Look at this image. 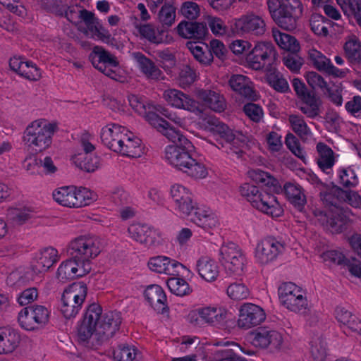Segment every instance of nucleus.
<instances>
[{
	"label": "nucleus",
	"mask_w": 361,
	"mask_h": 361,
	"mask_svg": "<svg viewBox=\"0 0 361 361\" xmlns=\"http://www.w3.org/2000/svg\"><path fill=\"white\" fill-rule=\"evenodd\" d=\"M168 140L176 144L167 145L164 151V159L173 169L186 173L194 179H204L209 175L208 168L202 162L192 158V143L170 123L159 131Z\"/></svg>",
	"instance_id": "f257e3e1"
},
{
	"label": "nucleus",
	"mask_w": 361,
	"mask_h": 361,
	"mask_svg": "<svg viewBox=\"0 0 361 361\" xmlns=\"http://www.w3.org/2000/svg\"><path fill=\"white\" fill-rule=\"evenodd\" d=\"M121 323L118 312L102 313V307L93 303L86 310L78 324L79 343L90 350H96L118 329Z\"/></svg>",
	"instance_id": "f03ea898"
},
{
	"label": "nucleus",
	"mask_w": 361,
	"mask_h": 361,
	"mask_svg": "<svg viewBox=\"0 0 361 361\" xmlns=\"http://www.w3.org/2000/svg\"><path fill=\"white\" fill-rule=\"evenodd\" d=\"M176 109L184 110L193 113L199 116V121L195 123L197 128L209 132L217 142H219L221 147H224L223 142L229 145L228 154L234 153L240 157L243 147V140L239 137L240 134H234L227 126L219 122L213 117H204L202 115V109L199 102L190 95L183 92ZM240 136H242L240 135Z\"/></svg>",
	"instance_id": "7ed1b4c3"
},
{
	"label": "nucleus",
	"mask_w": 361,
	"mask_h": 361,
	"mask_svg": "<svg viewBox=\"0 0 361 361\" xmlns=\"http://www.w3.org/2000/svg\"><path fill=\"white\" fill-rule=\"evenodd\" d=\"M128 102L133 110L143 117L157 131L162 129L164 126H167L169 123L160 117L158 115L159 114L166 117L176 126L191 132L190 127L194 122L191 116L181 117L177 113L169 114L168 109L164 105L147 102L144 97L135 94L130 95L128 97Z\"/></svg>",
	"instance_id": "20e7f679"
},
{
	"label": "nucleus",
	"mask_w": 361,
	"mask_h": 361,
	"mask_svg": "<svg viewBox=\"0 0 361 361\" xmlns=\"http://www.w3.org/2000/svg\"><path fill=\"white\" fill-rule=\"evenodd\" d=\"M56 127L55 123L42 118L32 121L23 134L22 140L25 147L35 154L49 149Z\"/></svg>",
	"instance_id": "39448f33"
},
{
	"label": "nucleus",
	"mask_w": 361,
	"mask_h": 361,
	"mask_svg": "<svg viewBox=\"0 0 361 361\" xmlns=\"http://www.w3.org/2000/svg\"><path fill=\"white\" fill-rule=\"evenodd\" d=\"M231 316L226 308L209 305L191 310L186 316V321L197 329L209 326L224 329L228 326Z\"/></svg>",
	"instance_id": "423d86ee"
},
{
	"label": "nucleus",
	"mask_w": 361,
	"mask_h": 361,
	"mask_svg": "<svg viewBox=\"0 0 361 361\" xmlns=\"http://www.w3.org/2000/svg\"><path fill=\"white\" fill-rule=\"evenodd\" d=\"M51 197L57 204L69 209L82 208L97 200L96 194L91 190L73 185L57 187L52 191Z\"/></svg>",
	"instance_id": "0eeeda50"
},
{
	"label": "nucleus",
	"mask_w": 361,
	"mask_h": 361,
	"mask_svg": "<svg viewBox=\"0 0 361 361\" xmlns=\"http://www.w3.org/2000/svg\"><path fill=\"white\" fill-rule=\"evenodd\" d=\"M87 294V287L82 282H74L63 290L59 310L66 319L75 318L80 312Z\"/></svg>",
	"instance_id": "6e6552de"
},
{
	"label": "nucleus",
	"mask_w": 361,
	"mask_h": 361,
	"mask_svg": "<svg viewBox=\"0 0 361 361\" xmlns=\"http://www.w3.org/2000/svg\"><path fill=\"white\" fill-rule=\"evenodd\" d=\"M278 295L281 305L290 312L301 313L309 308L307 291L294 283L286 282L281 284Z\"/></svg>",
	"instance_id": "1a4fd4ad"
},
{
	"label": "nucleus",
	"mask_w": 361,
	"mask_h": 361,
	"mask_svg": "<svg viewBox=\"0 0 361 361\" xmlns=\"http://www.w3.org/2000/svg\"><path fill=\"white\" fill-rule=\"evenodd\" d=\"M90 58L92 65L104 75L121 82L126 81V71L119 66L116 58L103 48L95 47Z\"/></svg>",
	"instance_id": "9d476101"
},
{
	"label": "nucleus",
	"mask_w": 361,
	"mask_h": 361,
	"mask_svg": "<svg viewBox=\"0 0 361 361\" xmlns=\"http://www.w3.org/2000/svg\"><path fill=\"white\" fill-rule=\"evenodd\" d=\"M68 252L80 261H91L102 252L100 240L91 235H82L71 240L68 245Z\"/></svg>",
	"instance_id": "9b49d317"
},
{
	"label": "nucleus",
	"mask_w": 361,
	"mask_h": 361,
	"mask_svg": "<svg viewBox=\"0 0 361 361\" xmlns=\"http://www.w3.org/2000/svg\"><path fill=\"white\" fill-rule=\"evenodd\" d=\"M50 310L41 305H33L23 308L18 314L17 320L21 329L27 331H38L49 323Z\"/></svg>",
	"instance_id": "f8f14e48"
},
{
	"label": "nucleus",
	"mask_w": 361,
	"mask_h": 361,
	"mask_svg": "<svg viewBox=\"0 0 361 361\" xmlns=\"http://www.w3.org/2000/svg\"><path fill=\"white\" fill-rule=\"evenodd\" d=\"M219 260L230 276H239L243 273L245 257L241 249L233 242L224 243L219 250Z\"/></svg>",
	"instance_id": "ddd939ff"
},
{
	"label": "nucleus",
	"mask_w": 361,
	"mask_h": 361,
	"mask_svg": "<svg viewBox=\"0 0 361 361\" xmlns=\"http://www.w3.org/2000/svg\"><path fill=\"white\" fill-rule=\"evenodd\" d=\"M174 213L180 218L189 217L197 208L191 190L185 185L174 183L169 190Z\"/></svg>",
	"instance_id": "4468645a"
},
{
	"label": "nucleus",
	"mask_w": 361,
	"mask_h": 361,
	"mask_svg": "<svg viewBox=\"0 0 361 361\" xmlns=\"http://www.w3.org/2000/svg\"><path fill=\"white\" fill-rule=\"evenodd\" d=\"M231 29L238 35L252 34L259 36L265 32L266 24L261 16L251 12L233 18Z\"/></svg>",
	"instance_id": "2eb2a0df"
},
{
	"label": "nucleus",
	"mask_w": 361,
	"mask_h": 361,
	"mask_svg": "<svg viewBox=\"0 0 361 361\" xmlns=\"http://www.w3.org/2000/svg\"><path fill=\"white\" fill-rule=\"evenodd\" d=\"M127 233L133 241L147 247L162 243L161 233L147 224L133 222L128 226Z\"/></svg>",
	"instance_id": "dca6fc26"
},
{
	"label": "nucleus",
	"mask_w": 361,
	"mask_h": 361,
	"mask_svg": "<svg viewBox=\"0 0 361 361\" xmlns=\"http://www.w3.org/2000/svg\"><path fill=\"white\" fill-rule=\"evenodd\" d=\"M277 55L274 45L269 42L258 41L247 54V65L255 70H260Z\"/></svg>",
	"instance_id": "f3484780"
},
{
	"label": "nucleus",
	"mask_w": 361,
	"mask_h": 361,
	"mask_svg": "<svg viewBox=\"0 0 361 361\" xmlns=\"http://www.w3.org/2000/svg\"><path fill=\"white\" fill-rule=\"evenodd\" d=\"M92 270V263L80 261L76 258L63 261L56 271V279L61 283L80 278L88 274Z\"/></svg>",
	"instance_id": "a211bd4d"
},
{
	"label": "nucleus",
	"mask_w": 361,
	"mask_h": 361,
	"mask_svg": "<svg viewBox=\"0 0 361 361\" xmlns=\"http://www.w3.org/2000/svg\"><path fill=\"white\" fill-rule=\"evenodd\" d=\"M274 20L281 27L291 30L295 28L297 20L300 17L302 7L299 1L293 4L269 10Z\"/></svg>",
	"instance_id": "6ab92c4d"
},
{
	"label": "nucleus",
	"mask_w": 361,
	"mask_h": 361,
	"mask_svg": "<svg viewBox=\"0 0 361 361\" xmlns=\"http://www.w3.org/2000/svg\"><path fill=\"white\" fill-rule=\"evenodd\" d=\"M283 249V245L276 239L265 238L257 242L254 251V257L260 264H269L278 258Z\"/></svg>",
	"instance_id": "aec40b11"
},
{
	"label": "nucleus",
	"mask_w": 361,
	"mask_h": 361,
	"mask_svg": "<svg viewBox=\"0 0 361 361\" xmlns=\"http://www.w3.org/2000/svg\"><path fill=\"white\" fill-rule=\"evenodd\" d=\"M250 341L255 347L275 351L281 348L283 337L276 330L263 327L257 329L250 334Z\"/></svg>",
	"instance_id": "412c9836"
},
{
	"label": "nucleus",
	"mask_w": 361,
	"mask_h": 361,
	"mask_svg": "<svg viewBox=\"0 0 361 361\" xmlns=\"http://www.w3.org/2000/svg\"><path fill=\"white\" fill-rule=\"evenodd\" d=\"M265 319V312L260 306L245 302L238 309L237 325L239 328L248 329L259 325Z\"/></svg>",
	"instance_id": "4be33fe9"
},
{
	"label": "nucleus",
	"mask_w": 361,
	"mask_h": 361,
	"mask_svg": "<svg viewBox=\"0 0 361 361\" xmlns=\"http://www.w3.org/2000/svg\"><path fill=\"white\" fill-rule=\"evenodd\" d=\"M292 85L297 96L302 102L300 110L309 117L317 116L321 104L319 99L308 92L305 83L299 78H294Z\"/></svg>",
	"instance_id": "5701e85b"
},
{
	"label": "nucleus",
	"mask_w": 361,
	"mask_h": 361,
	"mask_svg": "<svg viewBox=\"0 0 361 361\" xmlns=\"http://www.w3.org/2000/svg\"><path fill=\"white\" fill-rule=\"evenodd\" d=\"M148 268L153 272L169 276H177L180 269L192 274L191 270L176 259L164 255L151 257L147 262Z\"/></svg>",
	"instance_id": "b1692460"
},
{
	"label": "nucleus",
	"mask_w": 361,
	"mask_h": 361,
	"mask_svg": "<svg viewBox=\"0 0 361 361\" xmlns=\"http://www.w3.org/2000/svg\"><path fill=\"white\" fill-rule=\"evenodd\" d=\"M190 221L210 235L220 230V221L216 214L205 207H197L190 216Z\"/></svg>",
	"instance_id": "393cba45"
},
{
	"label": "nucleus",
	"mask_w": 361,
	"mask_h": 361,
	"mask_svg": "<svg viewBox=\"0 0 361 361\" xmlns=\"http://www.w3.org/2000/svg\"><path fill=\"white\" fill-rule=\"evenodd\" d=\"M114 152L130 158H140L146 153V150L142 140L128 129Z\"/></svg>",
	"instance_id": "a878e982"
},
{
	"label": "nucleus",
	"mask_w": 361,
	"mask_h": 361,
	"mask_svg": "<svg viewBox=\"0 0 361 361\" xmlns=\"http://www.w3.org/2000/svg\"><path fill=\"white\" fill-rule=\"evenodd\" d=\"M259 212L271 217H279L283 214V210L277 198L264 189L261 192L252 204Z\"/></svg>",
	"instance_id": "bb28decb"
},
{
	"label": "nucleus",
	"mask_w": 361,
	"mask_h": 361,
	"mask_svg": "<svg viewBox=\"0 0 361 361\" xmlns=\"http://www.w3.org/2000/svg\"><path fill=\"white\" fill-rule=\"evenodd\" d=\"M317 221L325 228L332 233L341 232L345 224V220L338 214L337 209L319 210L314 212Z\"/></svg>",
	"instance_id": "cd10ccee"
},
{
	"label": "nucleus",
	"mask_w": 361,
	"mask_h": 361,
	"mask_svg": "<svg viewBox=\"0 0 361 361\" xmlns=\"http://www.w3.org/2000/svg\"><path fill=\"white\" fill-rule=\"evenodd\" d=\"M194 96L199 102L202 112L204 111V107L216 112L223 111L226 108L224 98L214 90L197 89L194 92Z\"/></svg>",
	"instance_id": "c85d7f7f"
},
{
	"label": "nucleus",
	"mask_w": 361,
	"mask_h": 361,
	"mask_svg": "<svg viewBox=\"0 0 361 361\" xmlns=\"http://www.w3.org/2000/svg\"><path fill=\"white\" fill-rule=\"evenodd\" d=\"M128 128L118 123H109L100 130L102 143L111 151H114Z\"/></svg>",
	"instance_id": "c756f323"
},
{
	"label": "nucleus",
	"mask_w": 361,
	"mask_h": 361,
	"mask_svg": "<svg viewBox=\"0 0 361 361\" xmlns=\"http://www.w3.org/2000/svg\"><path fill=\"white\" fill-rule=\"evenodd\" d=\"M195 271L199 276L206 282L216 281L220 274L218 262L209 256L200 257L195 263Z\"/></svg>",
	"instance_id": "7c9ffc66"
},
{
	"label": "nucleus",
	"mask_w": 361,
	"mask_h": 361,
	"mask_svg": "<svg viewBox=\"0 0 361 361\" xmlns=\"http://www.w3.org/2000/svg\"><path fill=\"white\" fill-rule=\"evenodd\" d=\"M178 35L185 39H204L208 34V27L204 22L181 20L176 27Z\"/></svg>",
	"instance_id": "2f4dec72"
},
{
	"label": "nucleus",
	"mask_w": 361,
	"mask_h": 361,
	"mask_svg": "<svg viewBox=\"0 0 361 361\" xmlns=\"http://www.w3.org/2000/svg\"><path fill=\"white\" fill-rule=\"evenodd\" d=\"M136 35L148 39L149 42L160 44L167 42L164 31H157L154 27L149 23H142L137 18L132 19Z\"/></svg>",
	"instance_id": "473e14b6"
},
{
	"label": "nucleus",
	"mask_w": 361,
	"mask_h": 361,
	"mask_svg": "<svg viewBox=\"0 0 361 361\" xmlns=\"http://www.w3.org/2000/svg\"><path fill=\"white\" fill-rule=\"evenodd\" d=\"M83 33L89 37L100 40L106 44L119 48V46L115 43V40L111 37L109 30L106 29L94 16L92 18L91 23L88 24L84 30Z\"/></svg>",
	"instance_id": "72a5a7b5"
},
{
	"label": "nucleus",
	"mask_w": 361,
	"mask_h": 361,
	"mask_svg": "<svg viewBox=\"0 0 361 361\" xmlns=\"http://www.w3.org/2000/svg\"><path fill=\"white\" fill-rule=\"evenodd\" d=\"M64 15L68 20L75 25L78 29L82 32L87 25L91 23V20L94 16L93 13L83 10L77 5L69 7L65 11Z\"/></svg>",
	"instance_id": "f704fd0d"
},
{
	"label": "nucleus",
	"mask_w": 361,
	"mask_h": 361,
	"mask_svg": "<svg viewBox=\"0 0 361 361\" xmlns=\"http://www.w3.org/2000/svg\"><path fill=\"white\" fill-rule=\"evenodd\" d=\"M318 152L317 164L319 169L324 173L329 174L332 172V167L336 163L338 154H336L333 150L322 142L317 145Z\"/></svg>",
	"instance_id": "c9c22d12"
},
{
	"label": "nucleus",
	"mask_w": 361,
	"mask_h": 361,
	"mask_svg": "<svg viewBox=\"0 0 361 361\" xmlns=\"http://www.w3.org/2000/svg\"><path fill=\"white\" fill-rule=\"evenodd\" d=\"M20 341L19 334L8 327H0V355L13 353Z\"/></svg>",
	"instance_id": "e433bc0d"
},
{
	"label": "nucleus",
	"mask_w": 361,
	"mask_h": 361,
	"mask_svg": "<svg viewBox=\"0 0 361 361\" xmlns=\"http://www.w3.org/2000/svg\"><path fill=\"white\" fill-rule=\"evenodd\" d=\"M228 83L231 88L241 96L248 99L255 97L253 83L247 76L233 75L229 79Z\"/></svg>",
	"instance_id": "4c0bfd02"
},
{
	"label": "nucleus",
	"mask_w": 361,
	"mask_h": 361,
	"mask_svg": "<svg viewBox=\"0 0 361 361\" xmlns=\"http://www.w3.org/2000/svg\"><path fill=\"white\" fill-rule=\"evenodd\" d=\"M273 38L278 47L286 52L298 54L300 51L298 40L293 35L283 32L276 28L272 30Z\"/></svg>",
	"instance_id": "58836bf2"
},
{
	"label": "nucleus",
	"mask_w": 361,
	"mask_h": 361,
	"mask_svg": "<svg viewBox=\"0 0 361 361\" xmlns=\"http://www.w3.org/2000/svg\"><path fill=\"white\" fill-rule=\"evenodd\" d=\"M59 259L58 250L53 247H47L40 250L35 256L37 266L42 272L47 271Z\"/></svg>",
	"instance_id": "ea45409f"
},
{
	"label": "nucleus",
	"mask_w": 361,
	"mask_h": 361,
	"mask_svg": "<svg viewBox=\"0 0 361 361\" xmlns=\"http://www.w3.org/2000/svg\"><path fill=\"white\" fill-rule=\"evenodd\" d=\"M144 296L154 310L159 311L164 309L166 295L160 286L155 284L147 286L144 292Z\"/></svg>",
	"instance_id": "a19ab883"
},
{
	"label": "nucleus",
	"mask_w": 361,
	"mask_h": 361,
	"mask_svg": "<svg viewBox=\"0 0 361 361\" xmlns=\"http://www.w3.org/2000/svg\"><path fill=\"white\" fill-rule=\"evenodd\" d=\"M133 56L140 71L147 78L152 80L163 79L161 71L143 54L140 53H133Z\"/></svg>",
	"instance_id": "79ce46f5"
},
{
	"label": "nucleus",
	"mask_w": 361,
	"mask_h": 361,
	"mask_svg": "<svg viewBox=\"0 0 361 361\" xmlns=\"http://www.w3.org/2000/svg\"><path fill=\"white\" fill-rule=\"evenodd\" d=\"M186 47L194 58L201 64L209 66L213 62V56L209 51L207 44L188 42Z\"/></svg>",
	"instance_id": "37998d69"
},
{
	"label": "nucleus",
	"mask_w": 361,
	"mask_h": 361,
	"mask_svg": "<svg viewBox=\"0 0 361 361\" xmlns=\"http://www.w3.org/2000/svg\"><path fill=\"white\" fill-rule=\"evenodd\" d=\"M285 195L289 202L301 210L306 203V197L302 188L293 183H287L283 186Z\"/></svg>",
	"instance_id": "c03bdc74"
},
{
	"label": "nucleus",
	"mask_w": 361,
	"mask_h": 361,
	"mask_svg": "<svg viewBox=\"0 0 361 361\" xmlns=\"http://www.w3.org/2000/svg\"><path fill=\"white\" fill-rule=\"evenodd\" d=\"M140 355L137 348L131 345L121 344L113 350V358L116 361H134Z\"/></svg>",
	"instance_id": "a18cd8bd"
},
{
	"label": "nucleus",
	"mask_w": 361,
	"mask_h": 361,
	"mask_svg": "<svg viewBox=\"0 0 361 361\" xmlns=\"http://www.w3.org/2000/svg\"><path fill=\"white\" fill-rule=\"evenodd\" d=\"M94 149V147L90 142L82 140L73 149L71 157V162L77 167L80 169V163L83 162L88 158L91 152Z\"/></svg>",
	"instance_id": "49530a36"
},
{
	"label": "nucleus",
	"mask_w": 361,
	"mask_h": 361,
	"mask_svg": "<svg viewBox=\"0 0 361 361\" xmlns=\"http://www.w3.org/2000/svg\"><path fill=\"white\" fill-rule=\"evenodd\" d=\"M343 13L349 18L354 17L361 27V0H336Z\"/></svg>",
	"instance_id": "de8ad7c7"
},
{
	"label": "nucleus",
	"mask_w": 361,
	"mask_h": 361,
	"mask_svg": "<svg viewBox=\"0 0 361 361\" xmlns=\"http://www.w3.org/2000/svg\"><path fill=\"white\" fill-rule=\"evenodd\" d=\"M343 49L349 60L352 61H361V42L356 36L349 37L343 46Z\"/></svg>",
	"instance_id": "09e8293b"
},
{
	"label": "nucleus",
	"mask_w": 361,
	"mask_h": 361,
	"mask_svg": "<svg viewBox=\"0 0 361 361\" xmlns=\"http://www.w3.org/2000/svg\"><path fill=\"white\" fill-rule=\"evenodd\" d=\"M204 19L207 27H209L214 36L223 37L227 35L228 27L222 18L216 16L206 15Z\"/></svg>",
	"instance_id": "8fccbe9b"
},
{
	"label": "nucleus",
	"mask_w": 361,
	"mask_h": 361,
	"mask_svg": "<svg viewBox=\"0 0 361 361\" xmlns=\"http://www.w3.org/2000/svg\"><path fill=\"white\" fill-rule=\"evenodd\" d=\"M311 30L318 36L326 37L329 34V27L331 25L329 20L320 14L312 15L310 20Z\"/></svg>",
	"instance_id": "3c124183"
},
{
	"label": "nucleus",
	"mask_w": 361,
	"mask_h": 361,
	"mask_svg": "<svg viewBox=\"0 0 361 361\" xmlns=\"http://www.w3.org/2000/svg\"><path fill=\"white\" fill-rule=\"evenodd\" d=\"M167 286L169 290L177 296H184L192 292L189 283L180 277H171L167 280Z\"/></svg>",
	"instance_id": "603ef678"
},
{
	"label": "nucleus",
	"mask_w": 361,
	"mask_h": 361,
	"mask_svg": "<svg viewBox=\"0 0 361 361\" xmlns=\"http://www.w3.org/2000/svg\"><path fill=\"white\" fill-rule=\"evenodd\" d=\"M176 9L171 4H165L158 14L159 23L163 27H170L175 23Z\"/></svg>",
	"instance_id": "864d4df0"
},
{
	"label": "nucleus",
	"mask_w": 361,
	"mask_h": 361,
	"mask_svg": "<svg viewBox=\"0 0 361 361\" xmlns=\"http://www.w3.org/2000/svg\"><path fill=\"white\" fill-rule=\"evenodd\" d=\"M179 13L181 16L188 20H195L201 15V7L195 1H186L182 3Z\"/></svg>",
	"instance_id": "5fc2aeb1"
},
{
	"label": "nucleus",
	"mask_w": 361,
	"mask_h": 361,
	"mask_svg": "<svg viewBox=\"0 0 361 361\" xmlns=\"http://www.w3.org/2000/svg\"><path fill=\"white\" fill-rule=\"evenodd\" d=\"M337 176L341 184L345 187H355L358 184V178L355 170L351 167H341L337 171Z\"/></svg>",
	"instance_id": "6e6d98bb"
},
{
	"label": "nucleus",
	"mask_w": 361,
	"mask_h": 361,
	"mask_svg": "<svg viewBox=\"0 0 361 361\" xmlns=\"http://www.w3.org/2000/svg\"><path fill=\"white\" fill-rule=\"evenodd\" d=\"M227 295L233 300L247 299L250 295L249 288L243 283H231L226 289Z\"/></svg>",
	"instance_id": "4d7b16f0"
},
{
	"label": "nucleus",
	"mask_w": 361,
	"mask_h": 361,
	"mask_svg": "<svg viewBox=\"0 0 361 361\" xmlns=\"http://www.w3.org/2000/svg\"><path fill=\"white\" fill-rule=\"evenodd\" d=\"M308 58L312 62L313 66L319 71H324L327 66L329 65L331 61L330 59L327 58L321 51L315 48H311L308 50Z\"/></svg>",
	"instance_id": "13d9d810"
},
{
	"label": "nucleus",
	"mask_w": 361,
	"mask_h": 361,
	"mask_svg": "<svg viewBox=\"0 0 361 361\" xmlns=\"http://www.w3.org/2000/svg\"><path fill=\"white\" fill-rule=\"evenodd\" d=\"M195 71L189 66L185 65L180 68L178 77L176 78L178 85L182 88H186L197 80Z\"/></svg>",
	"instance_id": "bf43d9fd"
},
{
	"label": "nucleus",
	"mask_w": 361,
	"mask_h": 361,
	"mask_svg": "<svg viewBox=\"0 0 361 361\" xmlns=\"http://www.w3.org/2000/svg\"><path fill=\"white\" fill-rule=\"evenodd\" d=\"M289 122L293 130L301 138L307 139L310 136L311 131L302 117L291 115L289 117Z\"/></svg>",
	"instance_id": "052dcab7"
},
{
	"label": "nucleus",
	"mask_w": 361,
	"mask_h": 361,
	"mask_svg": "<svg viewBox=\"0 0 361 361\" xmlns=\"http://www.w3.org/2000/svg\"><path fill=\"white\" fill-rule=\"evenodd\" d=\"M207 361H252L236 355L231 349L217 350Z\"/></svg>",
	"instance_id": "680f3d73"
},
{
	"label": "nucleus",
	"mask_w": 361,
	"mask_h": 361,
	"mask_svg": "<svg viewBox=\"0 0 361 361\" xmlns=\"http://www.w3.org/2000/svg\"><path fill=\"white\" fill-rule=\"evenodd\" d=\"M251 48L252 44L249 41L241 39L233 40L229 45L231 52L238 57H246Z\"/></svg>",
	"instance_id": "e2e57ef3"
},
{
	"label": "nucleus",
	"mask_w": 361,
	"mask_h": 361,
	"mask_svg": "<svg viewBox=\"0 0 361 361\" xmlns=\"http://www.w3.org/2000/svg\"><path fill=\"white\" fill-rule=\"evenodd\" d=\"M343 85L341 83L333 84L331 87L327 85L324 89L325 94L328 99L335 105L341 106L343 102Z\"/></svg>",
	"instance_id": "0e129e2a"
},
{
	"label": "nucleus",
	"mask_w": 361,
	"mask_h": 361,
	"mask_svg": "<svg viewBox=\"0 0 361 361\" xmlns=\"http://www.w3.org/2000/svg\"><path fill=\"white\" fill-rule=\"evenodd\" d=\"M260 192L261 190H259L256 185L247 182H245L239 186V192L240 195L245 198L251 205Z\"/></svg>",
	"instance_id": "69168bd1"
},
{
	"label": "nucleus",
	"mask_w": 361,
	"mask_h": 361,
	"mask_svg": "<svg viewBox=\"0 0 361 361\" xmlns=\"http://www.w3.org/2000/svg\"><path fill=\"white\" fill-rule=\"evenodd\" d=\"M321 257L323 262L328 265L336 264L345 266V263L346 262L343 254L337 250L326 251L324 252Z\"/></svg>",
	"instance_id": "338daca9"
},
{
	"label": "nucleus",
	"mask_w": 361,
	"mask_h": 361,
	"mask_svg": "<svg viewBox=\"0 0 361 361\" xmlns=\"http://www.w3.org/2000/svg\"><path fill=\"white\" fill-rule=\"evenodd\" d=\"M267 80L269 85L278 92H285L289 90L288 82L278 73H271L268 75Z\"/></svg>",
	"instance_id": "774afa93"
}]
</instances>
